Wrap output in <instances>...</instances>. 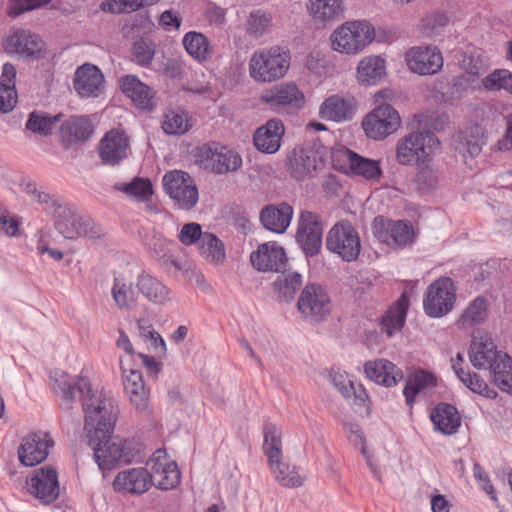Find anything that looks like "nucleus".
Listing matches in <instances>:
<instances>
[{
	"label": "nucleus",
	"instance_id": "nucleus-24",
	"mask_svg": "<svg viewBox=\"0 0 512 512\" xmlns=\"http://www.w3.org/2000/svg\"><path fill=\"white\" fill-rule=\"evenodd\" d=\"M123 385L132 406L139 412L146 411L149 405V390L145 387L142 373L133 368L125 367L120 361Z\"/></svg>",
	"mask_w": 512,
	"mask_h": 512
},
{
	"label": "nucleus",
	"instance_id": "nucleus-47",
	"mask_svg": "<svg viewBox=\"0 0 512 512\" xmlns=\"http://www.w3.org/2000/svg\"><path fill=\"white\" fill-rule=\"evenodd\" d=\"M200 254L211 263H220L225 258V248L220 239L211 233H204L198 245Z\"/></svg>",
	"mask_w": 512,
	"mask_h": 512
},
{
	"label": "nucleus",
	"instance_id": "nucleus-20",
	"mask_svg": "<svg viewBox=\"0 0 512 512\" xmlns=\"http://www.w3.org/2000/svg\"><path fill=\"white\" fill-rule=\"evenodd\" d=\"M252 266L260 272H281L287 263L284 248L276 242L260 244L250 255Z\"/></svg>",
	"mask_w": 512,
	"mask_h": 512
},
{
	"label": "nucleus",
	"instance_id": "nucleus-38",
	"mask_svg": "<svg viewBox=\"0 0 512 512\" xmlns=\"http://www.w3.org/2000/svg\"><path fill=\"white\" fill-rule=\"evenodd\" d=\"M346 156L352 174L361 176L368 181L380 179L382 169L378 161L365 158L349 149L346 150Z\"/></svg>",
	"mask_w": 512,
	"mask_h": 512
},
{
	"label": "nucleus",
	"instance_id": "nucleus-21",
	"mask_svg": "<svg viewBox=\"0 0 512 512\" xmlns=\"http://www.w3.org/2000/svg\"><path fill=\"white\" fill-rule=\"evenodd\" d=\"M129 138L124 131L112 129L99 143V157L103 164L115 166L127 158Z\"/></svg>",
	"mask_w": 512,
	"mask_h": 512
},
{
	"label": "nucleus",
	"instance_id": "nucleus-19",
	"mask_svg": "<svg viewBox=\"0 0 512 512\" xmlns=\"http://www.w3.org/2000/svg\"><path fill=\"white\" fill-rule=\"evenodd\" d=\"M196 156L201 163L210 162L213 172L217 174L236 171L242 165V158L237 152L227 148L218 151L209 144L199 147Z\"/></svg>",
	"mask_w": 512,
	"mask_h": 512
},
{
	"label": "nucleus",
	"instance_id": "nucleus-11",
	"mask_svg": "<svg viewBox=\"0 0 512 512\" xmlns=\"http://www.w3.org/2000/svg\"><path fill=\"white\" fill-rule=\"evenodd\" d=\"M401 118L396 109L389 104L375 107L362 121V127L368 138L383 140L397 131Z\"/></svg>",
	"mask_w": 512,
	"mask_h": 512
},
{
	"label": "nucleus",
	"instance_id": "nucleus-3",
	"mask_svg": "<svg viewBox=\"0 0 512 512\" xmlns=\"http://www.w3.org/2000/svg\"><path fill=\"white\" fill-rule=\"evenodd\" d=\"M263 431V450L268 457L276 480L284 487H300L304 482V478L299 474L297 467L290 466L281 461L282 441L279 429L272 423H266Z\"/></svg>",
	"mask_w": 512,
	"mask_h": 512
},
{
	"label": "nucleus",
	"instance_id": "nucleus-4",
	"mask_svg": "<svg viewBox=\"0 0 512 512\" xmlns=\"http://www.w3.org/2000/svg\"><path fill=\"white\" fill-rule=\"evenodd\" d=\"M374 27L366 21L346 22L330 37L333 50L345 54H356L374 39Z\"/></svg>",
	"mask_w": 512,
	"mask_h": 512
},
{
	"label": "nucleus",
	"instance_id": "nucleus-37",
	"mask_svg": "<svg viewBox=\"0 0 512 512\" xmlns=\"http://www.w3.org/2000/svg\"><path fill=\"white\" fill-rule=\"evenodd\" d=\"M489 301L484 296H477L463 310L456 321V325L461 329H470L483 323L488 315Z\"/></svg>",
	"mask_w": 512,
	"mask_h": 512
},
{
	"label": "nucleus",
	"instance_id": "nucleus-57",
	"mask_svg": "<svg viewBox=\"0 0 512 512\" xmlns=\"http://www.w3.org/2000/svg\"><path fill=\"white\" fill-rule=\"evenodd\" d=\"M112 295L117 306L121 309L129 308L135 301V292L132 286L120 283L117 279H115Z\"/></svg>",
	"mask_w": 512,
	"mask_h": 512
},
{
	"label": "nucleus",
	"instance_id": "nucleus-42",
	"mask_svg": "<svg viewBox=\"0 0 512 512\" xmlns=\"http://www.w3.org/2000/svg\"><path fill=\"white\" fill-rule=\"evenodd\" d=\"M310 12L323 22L338 20L344 14L343 0H315L311 3Z\"/></svg>",
	"mask_w": 512,
	"mask_h": 512
},
{
	"label": "nucleus",
	"instance_id": "nucleus-58",
	"mask_svg": "<svg viewBox=\"0 0 512 512\" xmlns=\"http://www.w3.org/2000/svg\"><path fill=\"white\" fill-rule=\"evenodd\" d=\"M143 7L140 0H107L101 4V9L109 13H125L136 11Z\"/></svg>",
	"mask_w": 512,
	"mask_h": 512
},
{
	"label": "nucleus",
	"instance_id": "nucleus-52",
	"mask_svg": "<svg viewBox=\"0 0 512 512\" xmlns=\"http://www.w3.org/2000/svg\"><path fill=\"white\" fill-rule=\"evenodd\" d=\"M418 170L415 176V184L417 188L422 192H428L433 190L438 185V175L429 165L426 163H418Z\"/></svg>",
	"mask_w": 512,
	"mask_h": 512
},
{
	"label": "nucleus",
	"instance_id": "nucleus-50",
	"mask_svg": "<svg viewBox=\"0 0 512 512\" xmlns=\"http://www.w3.org/2000/svg\"><path fill=\"white\" fill-rule=\"evenodd\" d=\"M459 66L463 72L479 78H483L489 68L487 60L476 50L463 53Z\"/></svg>",
	"mask_w": 512,
	"mask_h": 512
},
{
	"label": "nucleus",
	"instance_id": "nucleus-25",
	"mask_svg": "<svg viewBox=\"0 0 512 512\" xmlns=\"http://www.w3.org/2000/svg\"><path fill=\"white\" fill-rule=\"evenodd\" d=\"M73 87L81 97H98L104 88V75L96 65L83 64L75 72Z\"/></svg>",
	"mask_w": 512,
	"mask_h": 512
},
{
	"label": "nucleus",
	"instance_id": "nucleus-60",
	"mask_svg": "<svg viewBox=\"0 0 512 512\" xmlns=\"http://www.w3.org/2000/svg\"><path fill=\"white\" fill-rule=\"evenodd\" d=\"M17 98L14 84L5 86L4 83H0V112L5 114L11 112L16 106Z\"/></svg>",
	"mask_w": 512,
	"mask_h": 512
},
{
	"label": "nucleus",
	"instance_id": "nucleus-46",
	"mask_svg": "<svg viewBox=\"0 0 512 512\" xmlns=\"http://www.w3.org/2000/svg\"><path fill=\"white\" fill-rule=\"evenodd\" d=\"M499 363L492 364L490 371L494 384L502 391L512 394V358L503 353Z\"/></svg>",
	"mask_w": 512,
	"mask_h": 512
},
{
	"label": "nucleus",
	"instance_id": "nucleus-14",
	"mask_svg": "<svg viewBox=\"0 0 512 512\" xmlns=\"http://www.w3.org/2000/svg\"><path fill=\"white\" fill-rule=\"evenodd\" d=\"M323 224L320 217L311 211H302L299 217L296 234L304 254L308 257L317 255L321 249Z\"/></svg>",
	"mask_w": 512,
	"mask_h": 512
},
{
	"label": "nucleus",
	"instance_id": "nucleus-22",
	"mask_svg": "<svg viewBox=\"0 0 512 512\" xmlns=\"http://www.w3.org/2000/svg\"><path fill=\"white\" fill-rule=\"evenodd\" d=\"M94 133V124L88 116L72 115L62 122L59 130V137L65 149L72 145L85 142Z\"/></svg>",
	"mask_w": 512,
	"mask_h": 512
},
{
	"label": "nucleus",
	"instance_id": "nucleus-48",
	"mask_svg": "<svg viewBox=\"0 0 512 512\" xmlns=\"http://www.w3.org/2000/svg\"><path fill=\"white\" fill-rule=\"evenodd\" d=\"M161 127L168 135H183L192 125L183 111L169 110L163 115Z\"/></svg>",
	"mask_w": 512,
	"mask_h": 512
},
{
	"label": "nucleus",
	"instance_id": "nucleus-51",
	"mask_svg": "<svg viewBox=\"0 0 512 512\" xmlns=\"http://www.w3.org/2000/svg\"><path fill=\"white\" fill-rule=\"evenodd\" d=\"M155 51V43L150 38L141 37L132 45V55L135 62L144 67L151 64Z\"/></svg>",
	"mask_w": 512,
	"mask_h": 512
},
{
	"label": "nucleus",
	"instance_id": "nucleus-61",
	"mask_svg": "<svg viewBox=\"0 0 512 512\" xmlns=\"http://www.w3.org/2000/svg\"><path fill=\"white\" fill-rule=\"evenodd\" d=\"M204 236V233H202V229L200 224L192 222L185 224L180 233H179V240L184 245H192L194 243H197V245L200 244L201 238Z\"/></svg>",
	"mask_w": 512,
	"mask_h": 512
},
{
	"label": "nucleus",
	"instance_id": "nucleus-59",
	"mask_svg": "<svg viewBox=\"0 0 512 512\" xmlns=\"http://www.w3.org/2000/svg\"><path fill=\"white\" fill-rule=\"evenodd\" d=\"M351 398L352 404L355 406V410L360 415L365 414L369 415L370 408V399L366 389L362 384L355 385L353 383V389L351 390Z\"/></svg>",
	"mask_w": 512,
	"mask_h": 512
},
{
	"label": "nucleus",
	"instance_id": "nucleus-49",
	"mask_svg": "<svg viewBox=\"0 0 512 512\" xmlns=\"http://www.w3.org/2000/svg\"><path fill=\"white\" fill-rule=\"evenodd\" d=\"M482 89L490 92L505 90L512 94V72L507 69H495L482 78Z\"/></svg>",
	"mask_w": 512,
	"mask_h": 512
},
{
	"label": "nucleus",
	"instance_id": "nucleus-6",
	"mask_svg": "<svg viewBox=\"0 0 512 512\" xmlns=\"http://www.w3.org/2000/svg\"><path fill=\"white\" fill-rule=\"evenodd\" d=\"M326 248L343 261L353 262L361 252L359 233L349 221H340L329 230Z\"/></svg>",
	"mask_w": 512,
	"mask_h": 512
},
{
	"label": "nucleus",
	"instance_id": "nucleus-62",
	"mask_svg": "<svg viewBox=\"0 0 512 512\" xmlns=\"http://www.w3.org/2000/svg\"><path fill=\"white\" fill-rule=\"evenodd\" d=\"M139 335L144 340H149L151 345L155 348L161 347L162 350L165 349V342L163 338L160 336L158 332H156L152 325L145 319H139L137 322Z\"/></svg>",
	"mask_w": 512,
	"mask_h": 512
},
{
	"label": "nucleus",
	"instance_id": "nucleus-35",
	"mask_svg": "<svg viewBox=\"0 0 512 512\" xmlns=\"http://www.w3.org/2000/svg\"><path fill=\"white\" fill-rule=\"evenodd\" d=\"M386 75V63L380 56H367L357 67L358 80L366 85L378 84Z\"/></svg>",
	"mask_w": 512,
	"mask_h": 512
},
{
	"label": "nucleus",
	"instance_id": "nucleus-29",
	"mask_svg": "<svg viewBox=\"0 0 512 512\" xmlns=\"http://www.w3.org/2000/svg\"><path fill=\"white\" fill-rule=\"evenodd\" d=\"M293 208L286 202L278 205L269 204L261 209L260 221L263 227L271 232L282 234L290 225Z\"/></svg>",
	"mask_w": 512,
	"mask_h": 512
},
{
	"label": "nucleus",
	"instance_id": "nucleus-64",
	"mask_svg": "<svg viewBox=\"0 0 512 512\" xmlns=\"http://www.w3.org/2000/svg\"><path fill=\"white\" fill-rule=\"evenodd\" d=\"M50 2L51 0H13L9 14L18 16L26 11L37 9Z\"/></svg>",
	"mask_w": 512,
	"mask_h": 512
},
{
	"label": "nucleus",
	"instance_id": "nucleus-23",
	"mask_svg": "<svg viewBox=\"0 0 512 512\" xmlns=\"http://www.w3.org/2000/svg\"><path fill=\"white\" fill-rule=\"evenodd\" d=\"M119 88L125 96L131 99L138 109L152 111L156 107L153 90L140 81L136 75L122 76L119 79Z\"/></svg>",
	"mask_w": 512,
	"mask_h": 512
},
{
	"label": "nucleus",
	"instance_id": "nucleus-53",
	"mask_svg": "<svg viewBox=\"0 0 512 512\" xmlns=\"http://www.w3.org/2000/svg\"><path fill=\"white\" fill-rule=\"evenodd\" d=\"M272 24V17L269 13L261 10L250 13L247 31L254 37H260L268 31Z\"/></svg>",
	"mask_w": 512,
	"mask_h": 512
},
{
	"label": "nucleus",
	"instance_id": "nucleus-12",
	"mask_svg": "<svg viewBox=\"0 0 512 512\" xmlns=\"http://www.w3.org/2000/svg\"><path fill=\"white\" fill-rule=\"evenodd\" d=\"M374 236L382 243L405 248L415 240V232L412 224L405 220H389L383 216H377L372 223Z\"/></svg>",
	"mask_w": 512,
	"mask_h": 512
},
{
	"label": "nucleus",
	"instance_id": "nucleus-27",
	"mask_svg": "<svg viewBox=\"0 0 512 512\" xmlns=\"http://www.w3.org/2000/svg\"><path fill=\"white\" fill-rule=\"evenodd\" d=\"M322 164L317 152L309 148L294 149L288 156V172L296 180L311 177Z\"/></svg>",
	"mask_w": 512,
	"mask_h": 512
},
{
	"label": "nucleus",
	"instance_id": "nucleus-18",
	"mask_svg": "<svg viewBox=\"0 0 512 512\" xmlns=\"http://www.w3.org/2000/svg\"><path fill=\"white\" fill-rule=\"evenodd\" d=\"M152 475L144 467L128 468L120 471L114 478L112 486L120 494L141 495L149 490Z\"/></svg>",
	"mask_w": 512,
	"mask_h": 512
},
{
	"label": "nucleus",
	"instance_id": "nucleus-43",
	"mask_svg": "<svg viewBox=\"0 0 512 512\" xmlns=\"http://www.w3.org/2000/svg\"><path fill=\"white\" fill-rule=\"evenodd\" d=\"M278 297L286 302L294 300L297 291L302 287V275L298 272H283L273 282Z\"/></svg>",
	"mask_w": 512,
	"mask_h": 512
},
{
	"label": "nucleus",
	"instance_id": "nucleus-41",
	"mask_svg": "<svg viewBox=\"0 0 512 512\" xmlns=\"http://www.w3.org/2000/svg\"><path fill=\"white\" fill-rule=\"evenodd\" d=\"M436 377L434 374L423 369L416 370L407 380L403 390L405 402L408 406H412L416 395L436 385Z\"/></svg>",
	"mask_w": 512,
	"mask_h": 512
},
{
	"label": "nucleus",
	"instance_id": "nucleus-40",
	"mask_svg": "<svg viewBox=\"0 0 512 512\" xmlns=\"http://www.w3.org/2000/svg\"><path fill=\"white\" fill-rule=\"evenodd\" d=\"M186 52L196 61L204 62L211 58L212 49L208 38L196 31L187 32L182 40Z\"/></svg>",
	"mask_w": 512,
	"mask_h": 512
},
{
	"label": "nucleus",
	"instance_id": "nucleus-34",
	"mask_svg": "<svg viewBox=\"0 0 512 512\" xmlns=\"http://www.w3.org/2000/svg\"><path fill=\"white\" fill-rule=\"evenodd\" d=\"M353 112V99H345L338 95L330 96L320 106L321 117L335 122L351 119Z\"/></svg>",
	"mask_w": 512,
	"mask_h": 512
},
{
	"label": "nucleus",
	"instance_id": "nucleus-26",
	"mask_svg": "<svg viewBox=\"0 0 512 512\" xmlns=\"http://www.w3.org/2000/svg\"><path fill=\"white\" fill-rule=\"evenodd\" d=\"M285 127L280 119H270L257 128L253 135V143L257 150L266 154L276 153L281 146Z\"/></svg>",
	"mask_w": 512,
	"mask_h": 512
},
{
	"label": "nucleus",
	"instance_id": "nucleus-63",
	"mask_svg": "<svg viewBox=\"0 0 512 512\" xmlns=\"http://www.w3.org/2000/svg\"><path fill=\"white\" fill-rule=\"evenodd\" d=\"M473 472L476 480L479 482L481 488L489 495L491 500L497 501L496 491L491 483L488 474L484 471L482 466L478 463L474 464Z\"/></svg>",
	"mask_w": 512,
	"mask_h": 512
},
{
	"label": "nucleus",
	"instance_id": "nucleus-28",
	"mask_svg": "<svg viewBox=\"0 0 512 512\" xmlns=\"http://www.w3.org/2000/svg\"><path fill=\"white\" fill-rule=\"evenodd\" d=\"M364 372L371 381L385 387H393L403 379L402 370L386 359L367 361Z\"/></svg>",
	"mask_w": 512,
	"mask_h": 512
},
{
	"label": "nucleus",
	"instance_id": "nucleus-30",
	"mask_svg": "<svg viewBox=\"0 0 512 512\" xmlns=\"http://www.w3.org/2000/svg\"><path fill=\"white\" fill-rule=\"evenodd\" d=\"M409 299L403 293L394 303H392L386 312L381 316L379 328L382 333L392 337L403 328L407 316Z\"/></svg>",
	"mask_w": 512,
	"mask_h": 512
},
{
	"label": "nucleus",
	"instance_id": "nucleus-17",
	"mask_svg": "<svg viewBox=\"0 0 512 512\" xmlns=\"http://www.w3.org/2000/svg\"><path fill=\"white\" fill-rule=\"evenodd\" d=\"M406 62L409 69L420 75H432L443 66L441 52L436 47H412L406 52Z\"/></svg>",
	"mask_w": 512,
	"mask_h": 512
},
{
	"label": "nucleus",
	"instance_id": "nucleus-2",
	"mask_svg": "<svg viewBox=\"0 0 512 512\" xmlns=\"http://www.w3.org/2000/svg\"><path fill=\"white\" fill-rule=\"evenodd\" d=\"M289 49L274 46L257 50L249 61L250 76L257 82H272L285 76L290 67Z\"/></svg>",
	"mask_w": 512,
	"mask_h": 512
},
{
	"label": "nucleus",
	"instance_id": "nucleus-55",
	"mask_svg": "<svg viewBox=\"0 0 512 512\" xmlns=\"http://www.w3.org/2000/svg\"><path fill=\"white\" fill-rule=\"evenodd\" d=\"M462 142L464 150L470 156L474 157L481 152L482 146L485 144L486 140L481 128L474 126L470 128V134L465 133V136L462 137Z\"/></svg>",
	"mask_w": 512,
	"mask_h": 512
},
{
	"label": "nucleus",
	"instance_id": "nucleus-31",
	"mask_svg": "<svg viewBox=\"0 0 512 512\" xmlns=\"http://www.w3.org/2000/svg\"><path fill=\"white\" fill-rule=\"evenodd\" d=\"M430 417L435 428L445 435L456 433L461 425V418L456 407L445 402L437 404Z\"/></svg>",
	"mask_w": 512,
	"mask_h": 512
},
{
	"label": "nucleus",
	"instance_id": "nucleus-1",
	"mask_svg": "<svg viewBox=\"0 0 512 512\" xmlns=\"http://www.w3.org/2000/svg\"><path fill=\"white\" fill-rule=\"evenodd\" d=\"M61 397V406L70 410L78 397L85 414L84 430L88 445L101 470H110L118 463H131L140 453V444L131 439L113 437L118 407L111 397L92 392L89 380L78 377L75 381L68 374L61 373L52 386Z\"/></svg>",
	"mask_w": 512,
	"mask_h": 512
},
{
	"label": "nucleus",
	"instance_id": "nucleus-16",
	"mask_svg": "<svg viewBox=\"0 0 512 512\" xmlns=\"http://www.w3.org/2000/svg\"><path fill=\"white\" fill-rule=\"evenodd\" d=\"M28 491L42 504H50L59 496L58 475L55 469L44 466L33 470L27 479Z\"/></svg>",
	"mask_w": 512,
	"mask_h": 512
},
{
	"label": "nucleus",
	"instance_id": "nucleus-33",
	"mask_svg": "<svg viewBox=\"0 0 512 512\" xmlns=\"http://www.w3.org/2000/svg\"><path fill=\"white\" fill-rule=\"evenodd\" d=\"M501 356L503 353L497 351L496 345L490 339L474 342L470 347L469 359L477 369L489 368L491 371L492 364L499 363L502 360Z\"/></svg>",
	"mask_w": 512,
	"mask_h": 512
},
{
	"label": "nucleus",
	"instance_id": "nucleus-7",
	"mask_svg": "<svg viewBox=\"0 0 512 512\" xmlns=\"http://www.w3.org/2000/svg\"><path fill=\"white\" fill-rule=\"evenodd\" d=\"M261 101L278 114H293L303 108L305 95L293 82H282L265 90Z\"/></svg>",
	"mask_w": 512,
	"mask_h": 512
},
{
	"label": "nucleus",
	"instance_id": "nucleus-8",
	"mask_svg": "<svg viewBox=\"0 0 512 512\" xmlns=\"http://www.w3.org/2000/svg\"><path fill=\"white\" fill-rule=\"evenodd\" d=\"M164 191L183 210H191L199 199L198 188L189 173L174 170L162 179Z\"/></svg>",
	"mask_w": 512,
	"mask_h": 512
},
{
	"label": "nucleus",
	"instance_id": "nucleus-36",
	"mask_svg": "<svg viewBox=\"0 0 512 512\" xmlns=\"http://www.w3.org/2000/svg\"><path fill=\"white\" fill-rule=\"evenodd\" d=\"M137 287L140 293L154 304L163 305L170 300V289L149 274H141L138 277Z\"/></svg>",
	"mask_w": 512,
	"mask_h": 512
},
{
	"label": "nucleus",
	"instance_id": "nucleus-15",
	"mask_svg": "<svg viewBox=\"0 0 512 512\" xmlns=\"http://www.w3.org/2000/svg\"><path fill=\"white\" fill-rule=\"evenodd\" d=\"M54 440L48 432H32L25 436L18 447L19 462L26 467L36 466L45 461Z\"/></svg>",
	"mask_w": 512,
	"mask_h": 512
},
{
	"label": "nucleus",
	"instance_id": "nucleus-13",
	"mask_svg": "<svg viewBox=\"0 0 512 512\" xmlns=\"http://www.w3.org/2000/svg\"><path fill=\"white\" fill-rule=\"evenodd\" d=\"M297 307L305 318L319 322L331 313L332 302L327 291L321 285L311 283L302 290Z\"/></svg>",
	"mask_w": 512,
	"mask_h": 512
},
{
	"label": "nucleus",
	"instance_id": "nucleus-54",
	"mask_svg": "<svg viewBox=\"0 0 512 512\" xmlns=\"http://www.w3.org/2000/svg\"><path fill=\"white\" fill-rule=\"evenodd\" d=\"M460 381L474 393L491 399L497 396V392L491 389L484 379L477 373L467 372Z\"/></svg>",
	"mask_w": 512,
	"mask_h": 512
},
{
	"label": "nucleus",
	"instance_id": "nucleus-32",
	"mask_svg": "<svg viewBox=\"0 0 512 512\" xmlns=\"http://www.w3.org/2000/svg\"><path fill=\"white\" fill-rule=\"evenodd\" d=\"M9 45L17 54L27 58L39 59L43 55V41L27 30L16 31L9 39Z\"/></svg>",
	"mask_w": 512,
	"mask_h": 512
},
{
	"label": "nucleus",
	"instance_id": "nucleus-10",
	"mask_svg": "<svg viewBox=\"0 0 512 512\" xmlns=\"http://www.w3.org/2000/svg\"><path fill=\"white\" fill-rule=\"evenodd\" d=\"M456 301V287L449 277H440L430 284L424 294L423 306L430 317H442L449 313Z\"/></svg>",
	"mask_w": 512,
	"mask_h": 512
},
{
	"label": "nucleus",
	"instance_id": "nucleus-39",
	"mask_svg": "<svg viewBox=\"0 0 512 512\" xmlns=\"http://www.w3.org/2000/svg\"><path fill=\"white\" fill-rule=\"evenodd\" d=\"M151 475L155 486L164 491L175 488L180 482V471L175 462L157 461L152 467Z\"/></svg>",
	"mask_w": 512,
	"mask_h": 512
},
{
	"label": "nucleus",
	"instance_id": "nucleus-9",
	"mask_svg": "<svg viewBox=\"0 0 512 512\" xmlns=\"http://www.w3.org/2000/svg\"><path fill=\"white\" fill-rule=\"evenodd\" d=\"M57 213L59 219L55 222L56 228L67 239L85 237L94 240L103 235L102 228L87 216L61 205H58Z\"/></svg>",
	"mask_w": 512,
	"mask_h": 512
},
{
	"label": "nucleus",
	"instance_id": "nucleus-44",
	"mask_svg": "<svg viewBox=\"0 0 512 512\" xmlns=\"http://www.w3.org/2000/svg\"><path fill=\"white\" fill-rule=\"evenodd\" d=\"M62 117L61 113L51 116L43 111H33L29 114L26 129L41 136H48L52 134L55 125L61 121Z\"/></svg>",
	"mask_w": 512,
	"mask_h": 512
},
{
	"label": "nucleus",
	"instance_id": "nucleus-56",
	"mask_svg": "<svg viewBox=\"0 0 512 512\" xmlns=\"http://www.w3.org/2000/svg\"><path fill=\"white\" fill-rule=\"evenodd\" d=\"M456 92H475L482 89V78L463 72L452 79Z\"/></svg>",
	"mask_w": 512,
	"mask_h": 512
},
{
	"label": "nucleus",
	"instance_id": "nucleus-45",
	"mask_svg": "<svg viewBox=\"0 0 512 512\" xmlns=\"http://www.w3.org/2000/svg\"><path fill=\"white\" fill-rule=\"evenodd\" d=\"M114 188L138 201L148 202L153 195L152 182L148 178L135 177L129 183H116Z\"/></svg>",
	"mask_w": 512,
	"mask_h": 512
},
{
	"label": "nucleus",
	"instance_id": "nucleus-5",
	"mask_svg": "<svg viewBox=\"0 0 512 512\" xmlns=\"http://www.w3.org/2000/svg\"><path fill=\"white\" fill-rule=\"evenodd\" d=\"M439 140L431 132H412L401 138L396 146V160L401 165H413L430 161Z\"/></svg>",
	"mask_w": 512,
	"mask_h": 512
}]
</instances>
